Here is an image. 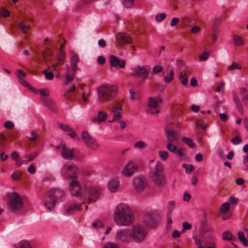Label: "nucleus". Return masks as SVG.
<instances>
[{"instance_id": "58836bf2", "label": "nucleus", "mask_w": 248, "mask_h": 248, "mask_svg": "<svg viewBox=\"0 0 248 248\" xmlns=\"http://www.w3.org/2000/svg\"><path fill=\"white\" fill-rule=\"evenodd\" d=\"M158 155L160 158L164 161L168 160L169 157V153L167 151H159L158 152Z\"/></svg>"}, {"instance_id": "e433bc0d", "label": "nucleus", "mask_w": 248, "mask_h": 248, "mask_svg": "<svg viewBox=\"0 0 248 248\" xmlns=\"http://www.w3.org/2000/svg\"><path fill=\"white\" fill-rule=\"evenodd\" d=\"M135 0H124L123 2V6L126 8H131L134 5Z\"/></svg>"}, {"instance_id": "c03bdc74", "label": "nucleus", "mask_w": 248, "mask_h": 248, "mask_svg": "<svg viewBox=\"0 0 248 248\" xmlns=\"http://www.w3.org/2000/svg\"><path fill=\"white\" fill-rule=\"evenodd\" d=\"M167 148L170 152L174 153L176 150L177 149V147L176 145L173 144L172 142H169L167 145Z\"/></svg>"}, {"instance_id": "49530a36", "label": "nucleus", "mask_w": 248, "mask_h": 248, "mask_svg": "<svg viewBox=\"0 0 248 248\" xmlns=\"http://www.w3.org/2000/svg\"><path fill=\"white\" fill-rule=\"evenodd\" d=\"M222 237L224 240H230L232 238V235L230 232L225 231L222 234Z\"/></svg>"}, {"instance_id": "79ce46f5", "label": "nucleus", "mask_w": 248, "mask_h": 248, "mask_svg": "<svg viewBox=\"0 0 248 248\" xmlns=\"http://www.w3.org/2000/svg\"><path fill=\"white\" fill-rule=\"evenodd\" d=\"M103 248H120L117 244L112 242H107L104 244Z\"/></svg>"}, {"instance_id": "a18cd8bd", "label": "nucleus", "mask_w": 248, "mask_h": 248, "mask_svg": "<svg viewBox=\"0 0 248 248\" xmlns=\"http://www.w3.org/2000/svg\"><path fill=\"white\" fill-rule=\"evenodd\" d=\"M38 155V153L37 152H33L28 155H25L23 156V158H26L29 159V161H32L34 158H35Z\"/></svg>"}, {"instance_id": "39448f33", "label": "nucleus", "mask_w": 248, "mask_h": 248, "mask_svg": "<svg viewBox=\"0 0 248 248\" xmlns=\"http://www.w3.org/2000/svg\"><path fill=\"white\" fill-rule=\"evenodd\" d=\"M132 238L134 242L140 243L145 238L147 234V231L145 228L140 224H136L132 226Z\"/></svg>"}, {"instance_id": "052dcab7", "label": "nucleus", "mask_w": 248, "mask_h": 248, "mask_svg": "<svg viewBox=\"0 0 248 248\" xmlns=\"http://www.w3.org/2000/svg\"><path fill=\"white\" fill-rule=\"evenodd\" d=\"M166 17V15L164 13L158 14L155 16V19L158 22L163 20Z\"/></svg>"}, {"instance_id": "9b49d317", "label": "nucleus", "mask_w": 248, "mask_h": 248, "mask_svg": "<svg viewBox=\"0 0 248 248\" xmlns=\"http://www.w3.org/2000/svg\"><path fill=\"white\" fill-rule=\"evenodd\" d=\"M156 187L162 188L166 185L167 181L164 174L149 175Z\"/></svg>"}, {"instance_id": "f257e3e1", "label": "nucleus", "mask_w": 248, "mask_h": 248, "mask_svg": "<svg viewBox=\"0 0 248 248\" xmlns=\"http://www.w3.org/2000/svg\"><path fill=\"white\" fill-rule=\"evenodd\" d=\"M113 217L114 222L120 226H129L135 220L134 214L131 207L123 203L116 206Z\"/></svg>"}, {"instance_id": "a211bd4d", "label": "nucleus", "mask_w": 248, "mask_h": 248, "mask_svg": "<svg viewBox=\"0 0 248 248\" xmlns=\"http://www.w3.org/2000/svg\"><path fill=\"white\" fill-rule=\"evenodd\" d=\"M100 192L99 190L94 187L90 188L88 191L87 196L90 202H94L99 197Z\"/></svg>"}, {"instance_id": "5701e85b", "label": "nucleus", "mask_w": 248, "mask_h": 248, "mask_svg": "<svg viewBox=\"0 0 248 248\" xmlns=\"http://www.w3.org/2000/svg\"><path fill=\"white\" fill-rule=\"evenodd\" d=\"M74 154V149H68L65 144L62 145V155L65 159L71 160L73 158Z\"/></svg>"}, {"instance_id": "2f4dec72", "label": "nucleus", "mask_w": 248, "mask_h": 248, "mask_svg": "<svg viewBox=\"0 0 248 248\" xmlns=\"http://www.w3.org/2000/svg\"><path fill=\"white\" fill-rule=\"evenodd\" d=\"M174 78V72L172 70L170 71L169 73L167 74L164 77V81L166 83H169L171 82Z\"/></svg>"}, {"instance_id": "69168bd1", "label": "nucleus", "mask_w": 248, "mask_h": 248, "mask_svg": "<svg viewBox=\"0 0 248 248\" xmlns=\"http://www.w3.org/2000/svg\"><path fill=\"white\" fill-rule=\"evenodd\" d=\"M27 170L31 174H34L36 172V169L33 164H31L29 166Z\"/></svg>"}, {"instance_id": "603ef678", "label": "nucleus", "mask_w": 248, "mask_h": 248, "mask_svg": "<svg viewBox=\"0 0 248 248\" xmlns=\"http://www.w3.org/2000/svg\"><path fill=\"white\" fill-rule=\"evenodd\" d=\"M183 167L186 169V173H190L194 169V167L192 165H187L186 164H184Z\"/></svg>"}, {"instance_id": "1a4fd4ad", "label": "nucleus", "mask_w": 248, "mask_h": 248, "mask_svg": "<svg viewBox=\"0 0 248 248\" xmlns=\"http://www.w3.org/2000/svg\"><path fill=\"white\" fill-rule=\"evenodd\" d=\"M138 165L133 161H128L121 171L122 174L126 177H130L138 171Z\"/></svg>"}, {"instance_id": "ea45409f", "label": "nucleus", "mask_w": 248, "mask_h": 248, "mask_svg": "<svg viewBox=\"0 0 248 248\" xmlns=\"http://www.w3.org/2000/svg\"><path fill=\"white\" fill-rule=\"evenodd\" d=\"M175 208V202L174 201H170L168 202L167 205V210H168V213L167 214H170L171 215V213L173 211V210Z\"/></svg>"}, {"instance_id": "3c124183", "label": "nucleus", "mask_w": 248, "mask_h": 248, "mask_svg": "<svg viewBox=\"0 0 248 248\" xmlns=\"http://www.w3.org/2000/svg\"><path fill=\"white\" fill-rule=\"evenodd\" d=\"M181 21L182 24L185 26H188L190 21V19L186 16H183L181 18Z\"/></svg>"}, {"instance_id": "37998d69", "label": "nucleus", "mask_w": 248, "mask_h": 248, "mask_svg": "<svg viewBox=\"0 0 248 248\" xmlns=\"http://www.w3.org/2000/svg\"><path fill=\"white\" fill-rule=\"evenodd\" d=\"M10 15V11L4 8H0V16L3 17L9 16Z\"/></svg>"}, {"instance_id": "393cba45", "label": "nucleus", "mask_w": 248, "mask_h": 248, "mask_svg": "<svg viewBox=\"0 0 248 248\" xmlns=\"http://www.w3.org/2000/svg\"><path fill=\"white\" fill-rule=\"evenodd\" d=\"M230 205L229 202H225L222 204L220 208V213L222 215V218L223 220L228 219L230 217L225 215V214L229 211Z\"/></svg>"}, {"instance_id": "473e14b6", "label": "nucleus", "mask_w": 248, "mask_h": 248, "mask_svg": "<svg viewBox=\"0 0 248 248\" xmlns=\"http://www.w3.org/2000/svg\"><path fill=\"white\" fill-rule=\"evenodd\" d=\"M18 26L20 28L24 33H26L30 29L29 25L25 24L23 21H20L18 23Z\"/></svg>"}, {"instance_id": "de8ad7c7", "label": "nucleus", "mask_w": 248, "mask_h": 248, "mask_svg": "<svg viewBox=\"0 0 248 248\" xmlns=\"http://www.w3.org/2000/svg\"><path fill=\"white\" fill-rule=\"evenodd\" d=\"M210 52L205 51L199 56V60L201 62L206 61L209 56Z\"/></svg>"}, {"instance_id": "20e7f679", "label": "nucleus", "mask_w": 248, "mask_h": 248, "mask_svg": "<svg viewBox=\"0 0 248 248\" xmlns=\"http://www.w3.org/2000/svg\"><path fill=\"white\" fill-rule=\"evenodd\" d=\"M61 173L63 178L70 179L73 180L78 178L79 170L78 167L73 164H65L62 167Z\"/></svg>"}, {"instance_id": "6e6d98bb", "label": "nucleus", "mask_w": 248, "mask_h": 248, "mask_svg": "<svg viewBox=\"0 0 248 248\" xmlns=\"http://www.w3.org/2000/svg\"><path fill=\"white\" fill-rule=\"evenodd\" d=\"M17 76L18 79H20L24 78L26 76V74L23 70L18 69L17 70Z\"/></svg>"}, {"instance_id": "e2e57ef3", "label": "nucleus", "mask_w": 248, "mask_h": 248, "mask_svg": "<svg viewBox=\"0 0 248 248\" xmlns=\"http://www.w3.org/2000/svg\"><path fill=\"white\" fill-rule=\"evenodd\" d=\"M40 93L44 96H48L49 95V91L46 89H41Z\"/></svg>"}, {"instance_id": "bf43d9fd", "label": "nucleus", "mask_w": 248, "mask_h": 248, "mask_svg": "<svg viewBox=\"0 0 248 248\" xmlns=\"http://www.w3.org/2000/svg\"><path fill=\"white\" fill-rule=\"evenodd\" d=\"M93 225V227L96 229L101 228L104 227L102 222L99 220L94 222Z\"/></svg>"}, {"instance_id": "4be33fe9", "label": "nucleus", "mask_w": 248, "mask_h": 248, "mask_svg": "<svg viewBox=\"0 0 248 248\" xmlns=\"http://www.w3.org/2000/svg\"><path fill=\"white\" fill-rule=\"evenodd\" d=\"M165 132L168 141L169 142H173L177 140V138L175 135V132L173 130L166 126L165 127Z\"/></svg>"}, {"instance_id": "a878e982", "label": "nucleus", "mask_w": 248, "mask_h": 248, "mask_svg": "<svg viewBox=\"0 0 248 248\" xmlns=\"http://www.w3.org/2000/svg\"><path fill=\"white\" fill-rule=\"evenodd\" d=\"M120 182L117 180H112L108 184L109 190L112 192H115L119 188Z\"/></svg>"}, {"instance_id": "72a5a7b5", "label": "nucleus", "mask_w": 248, "mask_h": 248, "mask_svg": "<svg viewBox=\"0 0 248 248\" xmlns=\"http://www.w3.org/2000/svg\"><path fill=\"white\" fill-rule=\"evenodd\" d=\"M147 147V143L142 140L138 141L135 142L134 144V147L135 149H143Z\"/></svg>"}, {"instance_id": "a19ab883", "label": "nucleus", "mask_w": 248, "mask_h": 248, "mask_svg": "<svg viewBox=\"0 0 248 248\" xmlns=\"http://www.w3.org/2000/svg\"><path fill=\"white\" fill-rule=\"evenodd\" d=\"M163 68L160 65H155L152 69L153 74H157L162 71Z\"/></svg>"}, {"instance_id": "6e6552de", "label": "nucleus", "mask_w": 248, "mask_h": 248, "mask_svg": "<svg viewBox=\"0 0 248 248\" xmlns=\"http://www.w3.org/2000/svg\"><path fill=\"white\" fill-rule=\"evenodd\" d=\"M82 138L85 144L92 150H97L99 147V144L96 139L86 131L82 133Z\"/></svg>"}, {"instance_id": "774afa93", "label": "nucleus", "mask_w": 248, "mask_h": 248, "mask_svg": "<svg viewBox=\"0 0 248 248\" xmlns=\"http://www.w3.org/2000/svg\"><path fill=\"white\" fill-rule=\"evenodd\" d=\"M241 98V101L243 103L244 105L248 107V94L243 96Z\"/></svg>"}, {"instance_id": "b1692460", "label": "nucleus", "mask_w": 248, "mask_h": 248, "mask_svg": "<svg viewBox=\"0 0 248 248\" xmlns=\"http://www.w3.org/2000/svg\"><path fill=\"white\" fill-rule=\"evenodd\" d=\"M79 56L75 53L72 52V56L70 57V62L71 68L74 72H76L78 69L77 67V64L79 62Z\"/></svg>"}, {"instance_id": "c85d7f7f", "label": "nucleus", "mask_w": 248, "mask_h": 248, "mask_svg": "<svg viewBox=\"0 0 248 248\" xmlns=\"http://www.w3.org/2000/svg\"><path fill=\"white\" fill-rule=\"evenodd\" d=\"M233 41L235 46H242L244 44L243 38L239 35H234L233 36Z\"/></svg>"}, {"instance_id": "f8f14e48", "label": "nucleus", "mask_w": 248, "mask_h": 248, "mask_svg": "<svg viewBox=\"0 0 248 248\" xmlns=\"http://www.w3.org/2000/svg\"><path fill=\"white\" fill-rule=\"evenodd\" d=\"M247 93V89L244 87H242L240 89L239 92L238 94H236L235 93L233 94V100L234 102L236 107L237 110L240 113L243 112V108L242 104L240 100V98L243 96L246 95V93Z\"/></svg>"}, {"instance_id": "f03ea898", "label": "nucleus", "mask_w": 248, "mask_h": 248, "mask_svg": "<svg viewBox=\"0 0 248 248\" xmlns=\"http://www.w3.org/2000/svg\"><path fill=\"white\" fill-rule=\"evenodd\" d=\"M98 99L107 102L113 100L117 94V87L114 85H103L97 88Z\"/></svg>"}, {"instance_id": "13d9d810", "label": "nucleus", "mask_w": 248, "mask_h": 248, "mask_svg": "<svg viewBox=\"0 0 248 248\" xmlns=\"http://www.w3.org/2000/svg\"><path fill=\"white\" fill-rule=\"evenodd\" d=\"M91 94V91L89 90L88 92H84L82 94V99L84 102H87L88 101V97Z\"/></svg>"}, {"instance_id": "4c0bfd02", "label": "nucleus", "mask_w": 248, "mask_h": 248, "mask_svg": "<svg viewBox=\"0 0 248 248\" xmlns=\"http://www.w3.org/2000/svg\"><path fill=\"white\" fill-rule=\"evenodd\" d=\"M16 248H31V247L28 241H22L17 244Z\"/></svg>"}, {"instance_id": "9d476101", "label": "nucleus", "mask_w": 248, "mask_h": 248, "mask_svg": "<svg viewBox=\"0 0 248 248\" xmlns=\"http://www.w3.org/2000/svg\"><path fill=\"white\" fill-rule=\"evenodd\" d=\"M123 104L120 101H117L114 103L111 108V111L113 114V118L112 120L109 121L112 123L115 121H119L122 117V111L123 110Z\"/></svg>"}, {"instance_id": "864d4df0", "label": "nucleus", "mask_w": 248, "mask_h": 248, "mask_svg": "<svg viewBox=\"0 0 248 248\" xmlns=\"http://www.w3.org/2000/svg\"><path fill=\"white\" fill-rule=\"evenodd\" d=\"M12 159L16 161V164L18 160H21V158L19 157V155L18 153L16 152H13L11 155Z\"/></svg>"}, {"instance_id": "dca6fc26", "label": "nucleus", "mask_w": 248, "mask_h": 248, "mask_svg": "<svg viewBox=\"0 0 248 248\" xmlns=\"http://www.w3.org/2000/svg\"><path fill=\"white\" fill-rule=\"evenodd\" d=\"M109 62L112 67L119 66L121 68H124L125 65V61L124 60H120L114 55H111L109 57Z\"/></svg>"}, {"instance_id": "7ed1b4c3", "label": "nucleus", "mask_w": 248, "mask_h": 248, "mask_svg": "<svg viewBox=\"0 0 248 248\" xmlns=\"http://www.w3.org/2000/svg\"><path fill=\"white\" fill-rule=\"evenodd\" d=\"M65 195L64 191L59 188L51 189L47 193L46 197L45 204L49 211L52 210L55 206L56 202L61 200Z\"/></svg>"}, {"instance_id": "09e8293b", "label": "nucleus", "mask_w": 248, "mask_h": 248, "mask_svg": "<svg viewBox=\"0 0 248 248\" xmlns=\"http://www.w3.org/2000/svg\"><path fill=\"white\" fill-rule=\"evenodd\" d=\"M242 140L239 136H236L232 139L231 142L234 145H237L241 143Z\"/></svg>"}, {"instance_id": "cd10ccee", "label": "nucleus", "mask_w": 248, "mask_h": 248, "mask_svg": "<svg viewBox=\"0 0 248 248\" xmlns=\"http://www.w3.org/2000/svg\"><path fill=\"white\" fill-rule=\"evenodd\" d=\"M179 79L183 85H187L188 83V78L187 74L185 72H181L180 73Z\"/></svg>"}, {"instance_id": "423d86ee", "label": "nucleus", "mask_w": 248, "mask_h": 248, "mask_svg": "<svg viewBox=\"0 0 248 248\" xmlns=\"http://www.w3.org/2000/svg\"><path fill=\"white\" fill-rule=\"evenodd\" d=\"M8 206L11 210L16 211L23 206V202L19 195L16 192H13L7 195Z\"/></svg>"}, {"instance_id": "4d7b16f0", "label": "nucleus", "mask_w": 248, "mask_h": 248, "mask_svg": "<svg viewBox=\"0 0 248 248\" xmlns=\"http://www.w3.org/2000/svg\"><path fill=\"white\" fill-rule=\"evenodd\" d=\"M43 73L45 75V78L46 79L51 80L53 78L54 75L52 72L45 71Z\"/></svg>"}, {"instance_id": "bb28decb", "label": "nucleus", "mask_w": 248, "mask_h": 248, "mask_svg": "<svg viewBox=\"0 0 248 248\" xmlns=\"http://www.w3.org/2000/svg\"><path fill=\"white\" fill-rule=\"evenodd\" d=\"M69 66L68 65H67L66 73L65 75L66 79L64 82V84H67L68 83L72 82L75 76V74H70L69 73Z\"/></svg>"}, {"instance_id": "aec40b11", "label": "nucleus", "mask_w": 248, "mask_h": 248, "mask_svg": "<svg viewBox=\"0 0 248 248\" xmlns=\"http://www.w3.org/2000/svg\"><path fill=\"white\" fill-rule=\"evenodd\" d=\"M162 102V99L159 97H150L148 101V107L150 109H154L161 104Z\"/></svg>"}, {"instance_id": "2eb2a0df", "label": "nucleus", "mask_w": 248, "mask_h": 248, "mask_svg": "<svg viewBox=\"0 0 248 248\" xmlns=\"http://www.w3.org/2000/svg\"><path fill=\"white\" fill-rule=\"evenodd\" d=\"M116 238L122 242H129L132 238L131 232L127 229L120 230L116 233Z\"/></svg>"}, {"instance_id": "338daca9", "label": "nucleus", "mask_w": 248, "mask_h": 248, "mask_svg": "<svg viewBox=\"0 0 248 248\" xmlns=\"http://www.w3.org/2000/svg\"><path fill=\"white\" fill-rule=\"evenodd\" d=\"M183 228L184 229V230H190L192 228V225L191 224L187 222H184L183 223Z\"/></svg>"}, {"instance_id": "c9c22d12", "label": "nucleus", "mask_w": 248, "mask_h": 248, "mask_svg": "<svg viewBox=\"0 0 248 248\" xmlns=\"http://www.w3.org/2000/svg\"><path fill=\"white\" fill-rule=\"evenodd\" d=\"M81 204H76L71 205L67 209V212L69 214H71L73 211H79L81 210Z\"/></svg>"}, {"instance_id": "c756f323", "label": "nucleus", "mask_w": 248, "mask_h": 248, "mask_svg": "<svg viewBox=\"0 0 248 248\" xmlns=\"http://www.w3.org/2000/svg\"><path fill=\"white\" fill-rule=\"evenodd\" d=\"M242 69L241 65L236 62H233L232 64L228 67L227 70L229 71H232L234 70H241Z\"/></svg>"}, {"instance_id": "ddd939ff", "label": "nucleus", "mask_w": 248, "mask_h": 248, "mask_svg": "<svg viewBox=\"0 0 248 248\" xmlns=\"http://www.w3.org/2000/svg\"><path fill=\"white\" fill-rule=\"evenodd\" d=\"M69 190L72 195L75 196H81L85 198L86 197L84 195H81V186L78 181L73 180L68 185Z\"/></svg>"}, {"instance_id": "680f3d73", "label": "nucleus", "mask_w": 248, "mask_h": 248, "mask_svg": "<svg viewBox=\"0 0 248 248\" xmlns=\"http://www.w3.org/2000/svg\"><path fill=\"white\" fill-rule=\"evenodd\" d=\"M201 31V28L197 26H193L191 27V32L192 33H197Z\"/></svg>"}, {"instance_id": "6ab92c4d", "label": "nucleus", "mask_w": 248, "mask_h": 248, "mask_svg": "<svg viewBox=\"0 0 248 248\" xmlns=\"http://www.w3.org/2000/svg\"><path fill=\"white\" fill-rule=\"evenodd\" d=\"M108 114L106 112L103 111H99L97 115L91 119V122L93 123L100 124L107 119Z\"/></svg>"}, {"instance_id": "0e129e2a", "label": "nucleus", "mask_w": 248, "mask_h": 248, "mask_svg": "<svg viewBox=\"0 0 248 248\" xmlns=\"http://www.w3.org/2000/svg\"><path fill=\"white\" fill-rule=\"evenodd\" d=\"M184 149L183 148H179L178 150H176L174 154H176L179 155L180 158L184 156L185 155V154L184 153Z\"/></svg>"}, {"instance_id": "412c9836", "label": "nucleus", "mask_w": 248, "mask_h": 248, "mask_svg": "<svg viewBox=\"0 0 248 248\" xmlns=\"http://www.w3.org/2000/svg\"><path fill=\"white\" fill-rule=\"evenodd\" d=\"M164 167L163 164L160 161L156 162L155 168H150L149 175L164 174Z\"/></svg>"}, {"instance_id": "0eeeda50", "label": "nucleus", "mask_w": 248, "mask_h": 248, "mask_svg": "<svg viewBox=\"0 0 248 248\" xmlns=\"http://www.w3.org/2000/svg\"><path fill=\"white\" fill-rule=\"evenodd\" d=\"M150 69L151 67L149 65H137L133 68L132 75L143 79H146L149 77Z\"/></svg>"}, {"instance_id": "f3484780", "label": "nucleus", "mask_w": 248, "mask_h": 248, "mask_svg": "<svg viewBox=\"0 0 248 248\" xmlns=\"http://www.w3.org/2000/svg\"><path fill=\"white\" fill-rule=\"evenodd\" d=\"M116 39L118 43L121 45L129 44L132 42V40L129 35L124 33H119L116 36Z\"/></svg>"}, {"instance_id": "5fc2aeb1", "label": "nucleus", "mask_w": 248, "mask_h": 248, "mask_svg": "<svg viewBox=\"0 0 248 248\" xmlns=\"http://www.w3.org/2000/svg\"><path fill=\"white\" fill-rule=\"evenodd\" d=\"M130 98L132 100L138 99L139 98V95L138 93H136L134 92L133 90H130Z\"/></svg>"}, {"instance_id": "8fccbe9b", "label": "nucleus", "mask_w": 248, "mask_h": 248, "mask_svg": "<svg viewBox=\"0 0 248 248\" xmlns=\"http://www.w3.org/2000/svg\"><path fill=\"white\" fill-rule=\"evenodd\" d=\"M21 172L19 171H15L11 175L12 179L14 180H18L20 178Z\"/></svg>"}, {"instance_id": "7c9ffc66", "label": "nucleus", "mask_w": 248, "mask_h": 248, "mask_svg": "<svg viewBox=\"0 0 248 248\" xmlns=\"http://www.w3.org/2000/svg\"><path fill=\"white\" fill-rule=\"evenodd\" d=\"M238 238L239 240L243 244L245 247L248 246V241L247 240L244 233L242 232H239L238 233Z\"/></svg>"}, {"instance_id": "f704fd0d", "label": "nucleus", "mask_w": 248, "mask_h": 248, "mask_svg": "<svg viewBox=\"0 0 248 248\" xmlns=\"http://www.w3.org/2000/svg\"><path fill=\"white\" fill-rule=\"evenodd\" d=\"M182 140L186 143L190 148H194L195 147L194 142L189 138L183 137L182 138Z\"/></svg>"}, {"instance_id": "4468645a", "label": "nucleus", "mask_w": 248, "mask_h": 248, "mask_svg": "<svg viewBox=\"0 0 248 248\" xmlns=\"http://www.w3.org/2000/svg\"><path fill=\"white\" fill-rule=\"evenodd\" d=\"M133 186L138 192H142L146 186V179L144 176H138L133 180Z\"/></svg>"}]
</instances>
